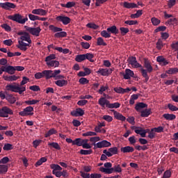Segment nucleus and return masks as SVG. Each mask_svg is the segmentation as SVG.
I'll return each mask as SVG.
<instances>
[{"mask_svg": "<svg viewBox=\"0 0 178 178\" xmlns=\"http://www.w3.org/2000/svg\"><path fill=\"white\" fill-rule=\"evenodd\" d=\"M48 145L49 147H53V148H54L55 149H58V151L60 150V146H59V144H58V143H50L48 144Z\"/></svg>", "mask_w": 178, "mask_h": 178, "instance_id": "42", "label": "nucleus"}, {"mask_svg": "<svg viewBox=\"0 0 178 178\" xmlns=\"http://www.w3.org/2000/svg\"><path fill=\"white\" fill-rule=\"evenodd\" d=\"M0 8L5 9V10H10L11 9H16V5L10 2L0 3Z\"/></svg>", "mask_w": 178, "mask_h": 178, "instance_id": "8", "label": "nucleus"}, {"mask_svg": "<svg viewBox=\"0 0 178 178\" xmlns=\"http://www.w3.org/2000/svg\"><path fill=\"white\" fill-rule=\"evenodd\" d=\"M56 133H58V131L55 129L52 128L44 134V137L47 138L50 137V136H52V134H56Z\"/></svg>", "mask_w": 178, "mask_h": 178, "instance_id": "34", "label": "nucleus"}, {"mask_svg": "<svg viewBox=\"0 0 178 178\" xmlns=\"http://www.w3.org/2000/svg\"><path fill=\"white\" fill-rule=\"evenodd\" d=\"M97 45H103V47H106V42L104 41L102 38H98L97 41Z\"/></svg>", "mask_w": 178, "mask_h": 178, "instance_id": "44", "label": "nucleus"}, {"mask_svg": "<svg viewBox=\"0 0 178 178\" xmlns=\"http://www.w3.org/2000/svg\"><path fill=\"white\" fill-rule=\"evenodd\" d=\"M30 81V79L27 78L26 76L22 77V81L20 83V86H24V84H27Z\"/></svg>", "mask_w": 178, "mask_h": 178, "instance_id": "61", "label": "nucleus"}, {"mask_svg": "<svg viewBox=\"0 0 178 178\" xmlns=\"http://www.w3.org/2000/svg\"><path fill=\"white\" fill-rule=\"evenodd\" d=\"M113 172H116L117 173H122V168L120 167V165H115L113 168Z\"/></svg>", "mask_w": 178, "mask_h": 178, "instance_id": "57", "label": "nucleus"}, {"mask_svg": "<svg viewBox=\"0 0 178 178\" xmlns=\"http://www.w3.org/2000/svg\"><path fill=\"white\" fill-rule=\"evenodd\" d=\"M80 84L84 85V84H88L90 83V81L88 80L87 78L82 77L79 79Z\"/></svg>", "mask_w": 178, "mask_h": 178, "instance_id": "59", "label": "nucleus"}, {"mask_svg": "<svg viewBox=\"0 0 178 178\" xmlns=\"http://www.w3.org/2000/svg\"><path fill=\"white\" fill-rule=\"evenodd\" d=\"M47 65L48 66V67H59V61H58V60L48 61L47 63Z\"/></svg>", "mask_w": 178, "mask_h": 178, "instance_id": "26", "label": "nucleus"}, {"mask_svg": "<svg viewBox=\"0 0 178 178\" xmlns=\"http://www.w3.org/2000/svg\"><path fill=\"white\" fill-rule=\"evenodd\" d=\"M44 77H45L46 80H49V79H52L56 77L58 74H60V70H56L54 71L52 70H43Z\"/></svg>", "mask_w": 178, "mask_h": 178, "instance_id": "5", "label": "nucleus"}, {"mask_svg": "<svg viewBox=\"0 0 178 178\" xmlns=\"http://www.w3.org/2000/svg\"><path fill=\"white\" fill-rule=\"evenodd\" d=\"M101 140V138H99V136H95V137H92L90 138V141L92 143V145H94V147H95V145H97V141H99Z\"/></svg>", "mask_w": 178, "mask_h": 178, "instance_id": "35", "label": "nucleus"}, {"mask_svg": "<svg viewBox=\"0 0 178 178\" xmlns=\"http://www.w3.org/2000/svg\"><path fill=\"white\" fill-rule=\"evenodd\" d=\"M1 27L2 29H4V30H6V31H12V28H10V26L8 25V24H3Z\"/></svg>", "mask_w": 178, "mask_h": 178, "instance_id": "60", "label": "nucleus"}, {"mask_svg": "<svg viewBox=\"0 0 178 178\" xmlns=\"http://www.w3.org/2000/svg\"><path fill=\"white\" fill-rule=\"evenodd\" d=\"M124 24H128L129 26H134L138 24V22H137V20H127L124 22Z\"/></svg>", "mask_w": 178, "mask_h": 178, "instance_id": "48", "label": "nucleus"}, {"mask_svg": "<svg viewBox=\"0 0 178 178\" xmlns=\"http://www.w3.org/2000/svg\"><path fill=\"white\" fill-rule=\"evenodd\" d=\"M108 104H109V100L106 99L105 97H101V98L99 99V105L100 106H102V108H105V105H106V106L108 108Z\"/></svg>", "mask_w": 178, "mask_h": 178, "instance_id": "20", "label": "nucleus"}, {"mask_svg": "<svg viewBox=\"0 0 178 178\" xmlns=\"http://www.w3.org/2000/svg\"><path fill=\"white\" fill-rule=\"evenodd\" d=\"M52 59H56V55L50 54L49 56L46 57L45 62H51Z\"/></svg>", "mask_w": 178, "mask_h": 178, "instance_id": "54", "label": "nucleus"}, {"mask_svg": "<svg viewBox=\"0 0 178 178\" xmlns=\"http://www.w3.org/2000/svg\"><path fill=\"white\" fill-rule=\"evenodd\" d=\"M73 145H77V147H82L83 145L82 139L80 138H78L74 140Z\"/></svg>", "mask_w": 178, "mask_h": 178, "instance_id": "36", "label": "nucleus"}, {"mask_svg": "<svg viewBox=\"0 0 178 178\" xmlns=\"http://www.w3.org/2000/svg\"><path fill=\"white\" fill-rule=\"evenodd\" d=\"M102 127H105V122H98L97 126L95 127V131H101Z\"/></svg>", "mask_w": 178, "mask_h": 178, "instance_id": "39", "label": "nucleus"}, {"mask_svg": "<svg viewBox=\"0 0 178 178\" xmlns=\"http://www.w3.org/2000/svg\"><path fill=\"white\" fill-rule=\"evenodd\" d=\"M85 55V60L88 59V60H89L90 62L94 63L95 60L92 59V58H94V54H91V53H88Z\"/></svg>", "mask_w": 178, "mask_h": 178, "instance_id": "38", "label": "nucleus"}, {"mask_svg": "<svg viewBox=\"0 0 178 178\" xmlns=\"http://www.w3.org/2000/svg\"><path fill=\"white\" fill-rule=\"evenodd\" d=\"M163 118L166 120H175L176 115L175 114L165 113L163 115Z\"/></svg>", "mask_w": 178, "mask_h": 178, "instance_id": "31", "label": "nucleus"}, {"mask_svg": "<svg viewBox=\"0 0 178 178\" xmlns=\"http://www.w3.org/2000/svg\"><path fill=\"white\" fill-rule=\"evenodd\" d=\"M83 137H87V136H97V132L94 131H87L86 133H83L82 134Z\"/></svg>", "mask_w": 178, "mask_h": 178, "instance_id": "55", "label": "nucleus"}, {"mask_svg": "<svg viewBox=\"0 0 178 178\" xmlns=\"http://www.w3.org/2000/svg\"><path fill=\"white\" fill-rule=\"evenodd\" d=\"M111 112H113L114 118L118 120H122V122H124V120H126V117L120 114V113H118V111L115 110H111Z\"/></svg>", "mask_w": 178, "mask_h": 178, "instance_id": "18", "label": "nucleus"}, {"mask_svg": "<svg viewBox=\"0 0 178 178\" xmlns=\"http://www.w3.org/2000/svg\"><path fill=\"white\" fill-rule=\"evenodd\" d=\"M29 90H31V91H41V88L37 85L30 86Z\"/></svg>", "mask_w": 178, "mask_h": 178, "instance_id": "63", "label": "nucleus"}, {"mask_svg": "<svg viewBox=\"0 0 178 178\" xmlns=\"http://www.w3.org/2000/svg\"><path fill=\"white\" fill-rule=\"evenodd\" d=\"M107 108H108L109 109H113V108H120V103L115 102V103H113V104H111L108 102V104L107 106Z\"/></svg>", "mask_w": 178, "mask_h": 178, "instance_id": "33", "label": "nucleus"}, {"mask_svg": "<svg viewBox=\"0 0 178 178\" xmlns=\"http://www.w3.org/2000/svg\"><path fill=\"white\" fill-rule=\"evenodd\" d=\"M124 8H126L127 9H133L134 8H138L137 4L135 3H129V2H124Z\"/></svg>", "mask_w": 178, "mask_h": 178, "instance_id": "27", "label": "nucleus"}, {"mask_svg": "<svg viewBox=\"0 0 178 178\" xmlns=\"http://www.w3.org/2000/svg\"><path fill=\"white\" fill-rule=\"evenodd\" d=\"M34 108L29 106L24 109V111H20L19 115L20 116H33L34 115Z\"/></svg>", "mask_w": 178, "mask_h": 178, "instance_id": "7", "label": "nucleus"}, {"mask_svg": "<svg viewBox=\"0 0 178 178\" xmlns=\"http://www.w3.org/2000/svg\"><path fill=\"white\" fill-rule=\"evenodd\" d=\"M111 145H112L111 142L104 140L95 145L94 149H97V148H105L106 147H111Z\"/></svg>", "mask_w": 178, "mask_h": 178, "instance_id": "9", "label": "nucleus"}, {"mask_svg": "<svg viewBox=\"0 0 178 178\" xmlns=\"http://www.w3.org/2000/svg\"><path fill=\"white\" fill-rule=\"evenodd\" d=\"M20 40L19 41H22V42H24V41H26V42H28V44H31V38H30V34L29 33H24V35H22L20 37Z\"/></svg>", "mask_w": 178, "mask_h": 178, "instance_id": "19", "label": "nucleus"}, {"mask_svg": "<svg viewBox=\"0 0 178 178\" xmlns=\"http://www.w3.org/2000/svg\"><path fill=\"white\" fill-rule=\"evenodd\" d=\"M128 62L129 65L132 66V67H134L135 69H137L138 67H141V65L137 62V59L134 56H130L128 58Z\"/></svg>", "mask_w": 178, "mask_h": 178, "instance_id": "11", "label": "nucleus"}, {"mask_svg": "<svg viewBox=\"0 0 178 178\" xmlns=\"http://www.w3.org/2000/svg\"><path fill=\"white\" fill-rule=\"evenodd\" d=\"M9 167L7 165H0V175H6Z\"/></svg>", "mask_w": 178, "mask_h": 178, "instance_id": "30", "label": "nucleus"}, {"mask_svg": "<svg viewBox=\"0 0 178 178\" xmlns=\"http://www.w3.org/2000/svg\"><path fill=\"white\" fill-rule=\"evenodd\" d=\"M33 15H39L40 16H46L48 12L42 8L35 9L32 10Z\"/></svg>", "mask_w": 178, "mask_h": 178, "instance_id": "16", "label": "nucleus"}, {"mask_svg": "<svg viewBox=\"0 0 178 178\" xmlns=\"http://www.w3.org/2000/svg\"><path fill=\"white\" fill-rule=\"evenodd\" d=\"M168 23L169 24H172V25L177 24V19H176V18H171V19H170L168 21Z\"/></svg>", "mask_w": 178, "mask_h": 178, "instance_id": "64", "label": "nucleus"}, {"mask_svg": "<svg viewBox=\"0 0 178 178\" xmlns=\"http://www.w3.org/2000/svg\"><path fill=\"white\" fill-rule=\"evenodd\" d=\"M86 27H88V29H93V30H97V29H98L99 26L95 24L88 23L86 25Z\"/></svg>", "mask_w": 178, "mask_h": 178, "instance_id": "58", "label": "nucleus"}, {"mask_svg": "<svg viewBox=\"0 0 178 178\" xmlns=\"http://www.w3.org/2000/svg\"><path fill=\"white\" fill-rule=\"evenodd\" d=\"M143 108H148V104L144 102H140L136 104L135 109L137 112H140V109H143Z\"/></svg>", "mask_w": 178, "mask_h": 178, "instance_id": "24", "label": "nucleus"}, {"mask_svg": "<svg viewBox=\"0 0 178 178\" xmlns=\"http://www.w3.org/2000/svg\"><path fill=\"white\" fill-rule=\"evenodd\" d=\"M120 74H122L124 76V79L125 80H130L131 77H134V72L130 70V69H126L125 73L124 72H120Z\"/></svg>", "mask_w": 178, "mask_h": 178, "instance_id": "12", "label": "nucleus"}, {"mask_svg": "<svg viewBox=\"0 0 178 178\" xmlns=\"http://www.w3.org/2000/svg\"><path fill=\"white\" fill-rule=\"evenodd\" d=\"M166 73H168V74H176V73H178V68H170L168 71H166Z\"/></svg>", "mask_w": 178, "mask_h": 178, "instance_id": "40", "label": "nucleus"}, {"mask_svg": "<svg viewBox=\"0 0 178 178\" xmlns=\"http://www.w3.org/2000/svg\"><path fill=\"white\" fill-rule=\"evenodd\" d=\"M3 149L4 151H10V149H13V145L10 143L5 144Z\"/></svg>", "mask_w": 178, "mask_h": 178, "instance_id": "47", "label": "nucleus"}, {"mask_svg": "<svg viewBox=\"0 0 178 178\" xmlns=\"http://www.w3.org/2000/svg\"><path fill=\"white\" fill-rule=\"evenodd\" d=\"M151 113H152L151 108L145 109L140 112V116L141 118H148L149 115H151Z\"/></svg>", "mask_w": 178, "mask_h": 178, "instance_id": "28", "label": "nucleus"}, {"mask_svg": "<svg viewBox=\"0 0 178 178\" xmlns=\"http://www.w3.org/2000/svg\"><path fill=\"white\" fill-rule=\"evenodd\" d=\"M5 99H6L9 104H15V102H16V97H15L13 95H6Z\"/></svg>", "mask_w": 178, "mask_h": 178, "instance_id": "29", "label": "nucleus"}, {"mask_svg": "<svg viewBox=\"0 0 178 178\" xmlns=\"http://www.w3.org/2000/svg\"><path fill=\"white\" fill-rule=\"evenodd\" d=\"M145 69H141V73H142V76L145 78V83H147L148 81V80H149V76H148V74L147 72H148V73H151L152 72V70H154V68H152V65H151V63H149V61L145 60V65H144Z\"/></svg>", "mask_w": 178, "mask_h": 178, "instance_id": "1", "label": "nucleus"}, {"mask_svg": "<svg viewBox=\"0 0 178 178\" xmlns=\"http://www.w3.org/2000/svg\"><path fill=\"white\" fill-rule=\"evenodd\" d=\"M151 22H152L153 26H159V24H161V21L158 18H156L155 17H153L151 19Z\"/></svg>", "mask_w": 178, "mask_h": 178, "instance_id": "43", "label": "nucleus"}, {"mask_svg": "<svg viewBox=\"0 0 178 178\" xmlns=\"http://www.w3.org/2000/svg\"><path fill=\"white\" fill-rule=\"evenodd\" d=\"M108 152L111 154V156L113 155H116L118 154V147H113L108 149Z\"/></svg>", "mask_w": 178, "mask_h": 178, "instance_id": "46", "label": "nucleus"}, {"mask_svg": "<svg viewBox=\"0 0 178 178\" xmlns=\"http://www.w3.org/2000/svg\"><path fill=\"white\" fill-rule=\"evenodd\" d=\"M40 33H41V28L37 27V28H32L31 29L30 34L32 35H35V37H40Z\"/></svg>", "mask_w": 178, "mask_h": 178, "instance_id": "21", "label": "nucleus"}, {"mask_svg": "<svg viewBox=\"0 0 178 178\" xmlns=\"http://www.w3.org/2000/svg\"><path fill=\"white\" fill-rule=\"evenodd\" d=\"M76 62H83V60H86L85 54H79L77 55L75 58Z\"/></svg>", "mask_w": 178, "mask_h": 178, "instance_id": "37", "label": "nucleus"}, {"mask_svg": "<svg viewBox=\"0 0 178 178\" xmlns=\"http://www.w3.org/2000/svg\"><path fill=\"white\" fill-rule=\"evenodd\" d=\"M2 70L8 74H15L16 73L15 66L12 65L2 66Z\"/></svg>", "mask_w": 178, "mask_h": 178, "instance_id": "13", "label": "nucleus"}, {"mask_svg": "<svg viewBox=\"0 0 178 178\" xmlns=\"http://www.w3.org/2000/svg\"><path fill=\"white\" fill-rule=\"evenodd\" d=\"M120 151L121 152H123V154H127L130 152H134V148L131 146H127L121 147Z\"/></svg>", "mask_w": 178, "mask_h": 178, "instance_id": "22", "label": "nucleus"}, {"mask_svg": "<svg viewBox=\"0 0 178 178\" xmlns=\"http://www.w3.org/2000/svg\"><path fill=\"white\" fill-rule=\"evenodd\" d=\"M135 133H136V134H140V136H141V137H145V132L143 131V128H140V129H135Z\"/></svg>", "mask_w": 178, "mask_h": 178, "instance_id": "52", "label": "nucleus"}, {"mask_svg": "<svg viewBox=\"0 0 178 178\" xmlns=\"http://www.w3.org/2000/svg\"><path fill=\"white\" fill-rule=\"evenodd\" d=\"M107 31L108 33H111V34H119V29H118V27H116V26H112L111 27H108L107 29Z\"/></svg>", "mask_w": 178, "mask_h": 178, "instance_id": "25", "label": "nucleus"}, {"mask_svg": "<svg viewBox=\"0 0 178 178\" xmlns=\"http://www.w3.org/2000/svg\"><path fill=\"white\" fill-rule=\"evenodd\" d=\"M9 115H13V110L8 106L0 108V118H9Z\"/></svg>", "mask_w": 178, "mask_h": 178, "instance_id": "6", "label": "nucleus"}, {"mask_svg": "<svg viewBox=\"0 0 178 178\" xmlns=\"http://www.w3.org/2000/svg\"><path fill=\"white\" fill-rule=\"evenodd\" d=\"M112 72H113V70H112L111 68H100L97 73L101 74L102 76H109V74H111Z\"/></svg>", "mask_w": 178, "mask_h": 178, "instance_id": "14", "label": "nucleus"}, {"mask_svg": "<svg viewBox=\"0 0 178 178\" xmlns=\"http://www.w3.org/2000/svg\"><path fill=\"white\" fill-rule=\"evenodd\" d=\"M6 88L8 90V91H12L13 92H19V94L20 95L23 94V92L26 91V87H20L19 86V83H17V85H7L6 86Z\"/></svg>", "mask_w": 178, "mask_h": 178, "instance_id": "3", "label": "nucleus"}, {"mask_svg": "<svg viewBox=\"0 0 178 178\" xmlns=\"http://www.w3.org/2000/svg\"><path fill=\"white\" fill-rule=\"evenodd\" d=\"M3 80L6 81H16L19 79V76H17L16 75H12V76H3Z\"/></svg>", "mask_w": 178, "mask_h": 178, "instance_id": "23", "label": "nucleus"}, {"mask_svg": "<svg viewBox=\"0 0 178 178\" xmlns=\"http://www.w3.org/2000/svg\"><path fill=\"white\" fill-rule=\"evenodd\" d=\"M27 47H30V44L24 43V42L20 40L18 41V44L17 45V47L21 51H27Z\"/></svg>", "mask_w": 178, "mask_h": 178, "instance_id": "15", "label": "nucleus"}, {"mask_svg": "<svg viewBox=\"0 0 178 178\" xmlns=\"http://www.w3.org/2000/svg\"><path fill=\"white\" fill-rule=\"evenodd\" d=\"M166 30V26H161L154 30V33H159V31H165Z\"/></svg>", "mask_w": 178, "mask_h": 178, "instance_id": "62", "label": "nucleus"}, {"mask_svg": "<svg viewBox=\"0 0 178 178\" xmlns=\"http://www.w3.org/2000/svg\"><path fill=\"white\" fill-rule=\"evenodd\" d=\"M44 162H47V157H42L35 163V166H41Z\"/></svg>", "mask_w": 178, "mask_h": 178, "instance_id": "41", "label": "nucleus"}, {"mask_svg": "<svg viewBox=\"0 0 178 178\" xmlns=\"http://www.w3.org/2000/svg\"><path fill=\"white\" fill-rule=\"evenodd\" d=\"M49 30L53 31V33H56L54 34V37L56 38H63V37H66V35H67V33L66 32L62 31V28H59L54 25H50L49 26Z\"/></svg>", "mask_w": 178, "mask_h": 178, "instance_id": "2", "label": "nucleus"}, {"mask_svg": "<svg viewBox=\"0 0 178 178\" xmlns=\"http://www.w3.org/2000/svg\"><path fill=\"white\" fill-rule=\"evenodd\" d=\"M8 19L10 20H13V22H16L17 23H19V24H24L29 20V18L26 17L25 18H23V16L20 14H15L13 15H8Z\"/></svg>", "mask_w": 178, "mask_h": 178, "instance_id": "4", "label": "nucleus"}, {"mask_svg": "<svg viewBox=\"0 0 178 178\" xmlns=\"http://www.w3.org/2000/svg\"><path fill=\"white\" fill-rule=\"evenodd\" d=\"M156 45L159 51H160V49H162V48H163V42H162V40L159 39Z\"/></svg>", "mask_w": 178, "mask_h": 178, "instance_id": "49", "label": "nucleus"}, {"mask_svg": "<svg viewBox=\"0 0 178 178\" xmlns=\"http://www.w3.org/2000/svg\"><path fill=\"white\" fill-rule=\"evenodd\" d=\"M102 37H104V38H111V33H109L106 31H102L101 32Z\"/></svg>", "mask_w": 178, "mask_h": 178, "instance_id": "53", "label": "nucleus"}, {"mask_svg": "<svg viewBox=\"0 0 178 178\" xmlns=\"http://www.w3.org/2000/svg\"><path fill=\"white\" fill-rule=\"evenodd\" d=\"M72 116H75L76 118L79 116H83L84 115V110L82 108H76V111H71Z\"/></svg>", "mask_w": 178, "mask_h": 178, "instance_id": "17", "label": "nucleus"}, {"mask_svg": "<svg viewBox=\"0 0 178 178\" xmlns=\"http://www.w3.org/2000/svg\"><path fill=\"white\" fill-rule=\"evenodd\" d=\"M79 153L81 154V155H91V154H92V149H89V150L81 149Z\"/></svg>", "mask_w": 178, "mask_h": 178, "instance_id": "45", "label": "nucleus"}, {"mask_svg": "<svg viewBox=\"0 0 178 178\" xmlns=\"http://www.w3.org/2000/svg\"><path fill=\"white\" fill-rule=\"evenodd\" d=\"M120 31L121 33V35H126L127 33H129V28L120 27Z\"/></svg>", "mask_w": 178, "mask_h": 178, "instance_id": "50", "label": "nucleus"}, {"mask_svg": "<svg viewBox=\"0 0 178 178\" xmlns=\"http://www.w3.org/2000/svg\"><path fill=\"white\" fill-rule=\"evenodd\" d=\"M55 84L58 87H63L65 86H67V81L63 79V80H58L55 81Z\"/></svg>", "mask_w": 178, "mask_h": 178, "instance_id": "32", "label": "nucleus"}, {"mask_svg": "<svg viewBox=\"0 0 178 178\" xmlns=\"http://www.w3.org/2000/svg\"><path fill=\"white\" fill-rule=\"evenodd\" d=\"M56 20L57 22H61L64 26H67V24H69L72 22V19L69 17L66 16H58L56 17Z\"/></svg>", "mask_w": 178, "mask_h": 178, "instance_id": "10", "label": "nucleus"}, {"mask_svg": "<svg viewBox=\"0 0 178 178\" xmlns=\"http://www.w3.org/2000/svg\"><path fill=\"white\" fill-rule=\"evenodd\" d=\"M44 77V71L35 74V79H36V80H39V79H42Z\"/></svg>", "mask_w": 178, "mask_h": 178, "instance_id": "56", "label": "nucleus"}, {"mask_svg": "<svg viewBox=\"0 0 178 178\" xmlns=\"http://www.w3.org/2000/svg\"><path fill=\"white\" fill-rule=\"evenodd\" d=\"M168 108L170 109V111H171V112H176V111H178V108L172 104H168Z\"/></svg>", "mask_w": 178, "mask_h": 178, "instance_id": "51", "label": "nucleus"}]
</instances>
